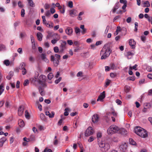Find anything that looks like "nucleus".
<instances>
[{
  "label": "nucleus",
  "instance_id": "nucleus-61",
  "mask_svg": "<svg viewBox=\"0 0 152 152\" xmlns=\"http://www.w3.org/2000/svg\"><path fill=\"white\" fill-rule=\"evenodd\" d=\"M61 80V77H59V78L58 79L56 80L55 81V83L56 84H58V83Z\"/></svg>",
  "mask_w": 152,
  "mask_h": 152
},
{
  "label": "nucleus",
  "instance_id": "nucleus-19",
  "mask_svg": "<svg viewBox=\"0 0 152 152\" xmlns=\"http://www.w3.org/2000/svg\"><path fill=\"white\" fill-rule=\"evenodd\" d=\"M118 133L123 135H126L127 134V131L124 129H119Z\"/></svg>",
  "mask_w": 152,
  "mask_h": 152
},
{
  "label": "nucleus",
  "instance_id": "nucleus-13",
  "mask_svg": "<svg viewBox=\"0 0 152 152\" xmlns=\"http://www.w3.org/2000/svg\"><path fill=\"white\" fill-rule=\"evenodd\" d=\"M53 36H57L56 38V39H53L51 41V42L53 44H55L58 40L60 39V38L59 36L57 34H54Z\"/></svg>",
  "mask_w": 152,
  "mask_h": 152
},
{
  "label": "nucleus",
  "instance_id": "nucleus-52",
  "mask_svg": "<svg viewBox=\"0 0 152 152\" xmlns=\"http://www.w3.org/2000/svg\"><path fill=\"white\" fill-rule=\"evenodd\" d=\"M147 70L149 72H152V70L151 67L150 66H148L146 68Z\"/></svg>",
  "mask_w": 152,
  "mask_h": 152
},
{
  "label": "nucleus",
  "instance_id": "nucleus-37",
  "mask_svg": "<svg viewBox=\"0 0 152 152\" xmlns=\"http://www.w3.org/2000/svg\"><path fill=\"white\" fill-rule=\"evenodd\" d=\"M45 15L46 17H49L51 15V13L49 10L46 11L45 13Z\"/></svg>",
  "mask_w": 152,
  "mask_h": 152
},
{
  "label": "nucleus",
  "instance_id": "nucleus-22",
  "mask_svg": "<svg viewBox=\"0 0 152 152\" xmlns=\"http://www.w3.org/2000/svg\"><path fill=\"white\" fill-rule=\"evenodd\" d=\"M39 91L40 94L41 96H43L45 94L44 91V89L42 87L39 86Z\"/></svg>",
  "mask_w": 152,
  "mask_h": 152
},
{
  "label": "nucleus",
  "instance_id": "nucleus-8",
  "mask_svg": "<svg viewBox=\"0 0 152 152\" xmlns=\"http://www.w3.org/2000/svg\"><path fill=\"white\" fill-rule=\"evenodd\" d=\"M94 133V130L91 127H89L86 130L85 132L86 136L88 137L92 135Z\"/></svg>",
  "mask_w": 152,
  "mask_h": 152
},
{
  "label": "nucleus",
  "instance_id": "nucleus-45",
  "mask_svg": "<svg viewBox=\"0 0 152 152\" xmlns=\"http://www.w3.org/2000/svg\"><path fill=\"white\" fill-rule=\"evenodd\" d=\"M117 75L116 73H111L110 74V76L112 78H113L114 77L117 76Z\"/></svg>",
  "mask_w": 152,
  "mask_h": 152
},
{
  "label": "nucleus",
  "instance_id": "nucleus-39",
  "mask_svg": "<svg viewBox=\"0 0 152 152\" xmlns=\"http://www.w3.org/2000/svg\"><path fill=\"white\" fill-rule=\"evenodd\" d=\"M125 92H128L130 89V87L127 85L125 86Z\"/></svg>",
  "mask_w": 152,
  "mask_h": 152
},
{
  "label": "nucleus",
  "instance_id": "nucleus-16",
  "mask_svg": "<svg viewBox=\"0 0 152 152\" xmlns=\"http://www.w3.org/2000/svg\"><path fill=\"white\" fill-rule=\"evenodd\" d=\"M66 33L69 35H71L73 32V30L72 28L67 27L65 30Z\"/></svg>",
  "mask_w": 152,
  "mask_h": 152
},
{
  "label": "nucleus",
  "instance_id": "nucleus-14",
  "mask_svg": "<svg viewBox=\"0 0 152 152\" xmlns=\"http://www.w3.org/2000/svg\"><path fill=\"white\" fill-rule=\"evenodd\" d=\"M24 107L23 105L20 106L18 108V114L19 116H21L23 113Z\"/></svg>",
  "mask_w": 152,
  "mask_h": 152
},
{
  "label": "nucleus",
  "instance_id": "nucleus-30",
  "mask_svg": "<svg viewBox=\"0 0 152 152\" xmlns=\"http://www.w3.org/2000/svg\"><path fill=\"white\" fill-rule=\"evenodd\" d=\"M28 140H29V142L31 141H34L35 140V136L33 135H31L29 138L28 139Z\"/></svg>",
  "mask_w": 152,
  "mask_h": 152
},
{
  "label": "nucleus",
  "instance_id": "nucleus-51",
  "mask_svg": "<svg viewBox=\"0 0 152 152\" xmlns=\"http://www.w3.org/2000/svg\"><path fill=\"white\" fill-rule=\"evenodd\" d=\"M111 82V80H107L105 82V85L106 87L108 86Z\"/></svg>",
  "mask_w": 152,
  "mask_h": 152
},
{
  "label": "nucleus",
  "instance_id": "nucleus-38",
  "mask_svg": "<svg viewBox=\"0 0 152 152\" xmlns=\"http://www.w3.org/2000/svg\"><path fill=\"white\" fill-rule=\"evenodd\" d=\"M68 6L70 8L73 7V4L72 1H69L68 2Z\"/></svg>",
  "mask_w": 152,
  "mask_h": 152
},
{
  "label": "nucleus",
  "instance_id": "nucleus-26",
  "mask_svg": "<svg viewBox=\"0 0 152 152\" xmlns=\"http://www.w3.org/2000/svg\"><path fill=\"white\" fill-rule=\"evenodd\" d=\"M18 124L21 127H23L25 126L24 122L22 119H20L18 121Z\"/></svg>",
  "mask_w": 152,
  "mask_h": 152
},
{
  "label": "nucleus",
  "instance_id": "nucleus-62",
  "mask_svg": "<svg viewBox=\"0 0 152 152\" xmlns=\"http://www.w3.org/2000/svg\"><path fill=\"white\" fill-rule=\"evenodd\" d=\"M50 13H51V14H53V13H54L56 11H55V9L53 8H51L50 9Z\"/></svg>",
  "mask_w": 152,
  "mask_h": 152
},
{
  "label": "nucleus",
  "instance_id": "nucleus-57",
  "mask_svg": "<svg viewBox=\"0 0 152 152\" xmlns=\"http://www.w3.org/2000/svg\"><path fill=\"white\" fill-rule=\"evenodd\" d=\"M4 63L6 66H8L10 64V61L8 60H5L4 61Z\"/></svg>",
  "mask_w": 152,
  "mask_h": 152
},
{
  "label": "nucleus",
  "instance_id": "nucleus-21",
  "mask_svg": "<svg viewBox=\"0 0 152 152\" xmlns=\"http://www.w3.org/2000/svg\"><path fill=\"white\" fill-rule=\"evenodd\" d=\"M41 58L42 59L45 61L46 63H48L49 62V61L48 59L46 57V55L45 54L42 53L41 55Z\"/></svg>",
  "mask_w": 152,
  "mask_h": 152
},
{
  "label": "nucleus",
  "instance_id": "nucleus-63",
  "mask_svg": "<svg viewBox=\"0 0 152 152\" xmlns=\"http://www.w3.org/2000/svg\"><path fill=\"white\" fill-rule=\"evenodd\" d=\"M53 35L52 34L50 33H48V34L47 35L46 37V38L47 39H49L50 37H52Z\"/></svg>",
  "mask_w": 152,
  "mask_h": 152
},
{
  "label": "nucleus",
  "instance_id": "nucleus-46",
  "mask_svg": "<svg viewBox=\"0 0 152 152\" xmlns=\"http://www.w3.org/2000/svg\"><path fill=\"white\" fill-rule=\"evenodd\" d=\"M25 10L23 9H22L21 10V16L22 17H24V16L25 12Z\"/></svg>",
  "mask_w": 152,
  "mask_h": 152
},
{
  "label": "nucleus",
  "instance_id": "nucleus-27",
  "mask_svg": "<svg viewBox=\"0 0 152 152\" xmlns=\"http://www.w3.org/2000/svg\"><path fill=\"white\" fill-rule=\"evenodd\" d=\"M4 90V85L3 83L0 85V96L2 94Z\"/></svg>",
  "mask_w": 152,
  "mask_h": 152
},
{
  "label": "nucleus",
  "instance_id": "nucleus-40",
  "mask_svg": "<svg viewBox=\"0 0 152 152\" xmlns=\"http://www.w3.org/2000/svg\"><path fill=\"white\" fill-rule=\"evenodd\" d=\"M147 106H148V104L147 103L145 104L144 108H143V109L142 110V111L143 112L145 113V112H146L147 110V109L148 108V107H147Z\"/></svg>",
  "mask_w": 152,
  "mask_h": 152
},
{
  "label": "nucleus",
  "instance_id": "nucleus-47",
  "mask_svg": "<svg viewBox=\"0 0 152 152\" xmlns=\"http://www.w3.org/2000/svg\"><path fill=\"white\" fill-rule=\"evenodd\" d=\"M135 77L134 76L131 77H128L127 78V80H129L134 81L135 80Z\"/></svg>",
  "mask_w": 152,
  "mask_h": 152
},
{
  "label": "nucleus",
  "instance_id": "nucleus-5",
  "mask_svg": "<svg viewBox=\"0 0 152 152\" xmlns=\"http://www.w3.org/2000/svg\"><path fill=\"white\" fill-rule=\"evenodd\" d=\"M46 77L45 75H41L39 76L37 81L39 84L44 86L45 85V82Z\"/></svg>",
  "mask_w": 152,
  "mask_h": 152
},
{
  "label": "nucleus",
  "instance_id": "nucleus-3",
  "mask_svg": "<svg viewBox=\"0 0 152 152\" xmlns=\"http://www.w3.org/2000/svg\"><path fill=\"white\" fill-rule=\"evenodd\" d=\"M110 53V51L109 48H107V49L105 48H103L101 52V53L103 54L101 57V59H106L109 56Z\"/></svg>",
  "mask_w": 152,
  "mask_h": 152
},
{
  "label": "nucleus",
  "instance_id": "nucleus-58",
  "mask_svg": "<svg viewBox=\"0 0 152 152\" xmlns=\"http://www.w3.org/2000/svg\"><path fill=\"white\" fill-rule=\"evenodd\" d=\"M141 39L142 41L144 42L146 40V37L144 36H142L141 37Z\"/></svg>",
  "mask_w": 152,
  "mask_h": 152
},
{
  "label": "nucleus",
  "instance_id": "nucleus-49",
  "mask_svg": "<svg viewBox=\"0 0 152 152\" xmlns=\"http://www.w3.org/2000/svg\"><path fill=\"white\" fill-rule=\"evenodd\" d=\"M95 138H94L93 137L91 136L89 138L88 141L89 142H91L94 141Z\"/></svg>",
  "mask_w": 152,
  "mask_h": 152
},
{
  "label": "nucleus",
  "instance_id": "nucleus-23",
  "mask_svg": "<svg viewBox=\"0 0 152 152\" xmlns=\"http://www.w3.org/2000/svg\"><path fill=\"white\" fill-rule=\"evenodd\" d=\"M7 139L5 137H3L0 139V146L2 147L4 143L7 140Z\"/></svg>",
  "mask_w": 152,
  "mask_h": 152
},
{
  "label": "nucleus",
  "instance_id": "nucleus-25",
  "mask_svg": "<svg viewBox=\"0 0 152 152\" xmlns=\"http://www.w3.org/2000/svg\"><path fill=\"white\" fill-rule=\"evenodd\" d=\"M37 36L38 39L39 41H41L42 40V34L40 32H38L37 33Z\"/></svg>",
  "mask_w": 152,
  "mask_h": 152
},
{
  "label": "nucleus",
  "instance_id": "nucleus-42",
  "mask_svg": "<svg viewBox=\"0 0 152 152\" xmlns=\"http://www.w3.org/2000/svg\"><path fill=\"white\" fill-rule=\"evenodd\" d=\"M44 7L45 9L46 10L50 8V5L46 3L45 4Z\"/></svg>",
  "mask_w": 152,
  "mask_h": 152
},
{
  "label": "nucleus",
  "instance_id": "nucleus-41",
  "mask_svg": "<svg viewBox=\"0 0 152 152\" xmlns=\"http://www.w3.org/2000/svg\"><path fill=\"white\" fill-rule=\"evenodd\" d=\"M54 115L55 113L53 111L51 112V114L50 113L48 116L49 118H52L54 117Z\"/></svg>",
  "mask_w": 152,
  "mask_h": 152
},
{
  "label": "nucleus",
  "instance_id": "nucleus-48",
  "mask_svg": "<svg viewBox=\"0 0 152 152\" xmlns=\"http://www.w3.org/2000/svg\"><path fill=\"white\" fill-rule=\"evenodd\" d=\"M137 65L136 64L134 66H133L132 67L130 66L129 67V69L131 70L132 69L135 70H137V69L136 68H137Z\"/></svg>",
  "mask_w": 152,
  "mask_h": 152
},
{
  "label": "nucleus",
  "instance_id": "nucleus-50",
  "mask_svg": "<svg viewBox=\"0 0 152 152\" xmlns=\"http://www.w3.org/2000/svg\"><path fill=\"white\" fill-rule=\"evenodd\" d=\"M135 29L134 31L137 32V28L138 26V23L137 22H135L134 23Z\"/></svg>",
  "mask_w": 152,
  "mask_h": 152
},
{
  "label": "nucleus",
  "instance_id": "nucleus-32",
  "mask_svg": "<svg viewBox=\"0 0 152 152\" xmlns=\"http://www.w3.org/2000/svg\"><path fill=\"white\" fill-rule=\"evenodd\" d=\"M53 50L54 52L55 53H60L59 52L60 49L59 50V49L58 47L57 46H56L54 48Z\"/></svg>",
  "mask_w": 152,
  "mask_h": 152
},
{
  "label": "nucleus",
  "instance_id": "nucleus-64",
  "mask_svg": "<svg viewBox=\"0 0 152 152\" xmlns=\"http://www.w3.org/2000/svg\"><path fill=\"white\" fill-rule=\"evenodd\" d=\"M43 152H52V151L50 149H48L45 148Z\"/></svg>",
  "mask_w": 152,
  "mask_h": 152
},
{
  "label": "nucleus",
  "instance_id": "nucleus-43",
  "mask_svg": "<svg viewBox=\"0 0 152 152\" xmlns=\"http://www.w3.org/2000/svg\"><path fill=\"white\" fill-rule=\"evenodd\" d=\"M54 56V57L56 58V59L60 60L61 58V56L60 55L57 54H56Z\"/></svg>",
  "mask_w": 152,
  "mask_h": 152
},
{
  "label": "nucleus",
  "instance_id": "nucleus-29",
  "mask_svg": "<svg viewBox=\"0 0 152 152\" xmlns=\"http://www.w3.org/2000/svg\"><path fill=\"white\" fill-rule=\"evenodd\" d=\"M30 6L34 7L35 6V4L32 0H27Z\"/></svg>",
  "mask_w": 152,
  "mask_h": 152
},
{
  "label": "nucleus",
  "instance_id": "nucleus-12",
  "mask_svg": "<svg viewBox=\"0 0 152 152\" xmlns=\"http://www.w3.org/2000/svg\"><path fill=\"white\" fill-rule=\"evenodd\" d=\"M129 44L131 48L134 49L135 48L136 42L133 39H130L129 40Z\"/></svg>",
  "mask_w": 152,
  "mask_h": 152
},
{
  "label": "nucleus",
  "instance_id": "nucleus-10",
  "mask_svg": "<svg viewBox=\"0 0 152 152\" xmlns=\"http://www.w3.org/2000/svg\"><path fill=\"white\" fill-rule=\"evenodd\" d=\"M99 119V117L97 114H95L93 115L92 118V121L94 123H96Z\"/></svg>",
  "mask_w": 152,
  "mask_h": 152
},
{
  "label": "nucleus",
  "instance_id": "nucleus-56",
  "mask_svg": "<svg viewBox=\"0 0 152 152\" xmlns=\"http://www.w3.org/2000/svg\"><path fill=\"white\" fill-rule=\"evenodd\" d=\"M29 60L31 62H33L34 61V59L32 56H31L29 57Z\"/></svg>",
  "mask_w": 152,
  "mask_h": 152
},
{
  "label": "nucleus",
  "instance_id": "nucleus-28",
  "mask_svg": "<svg viewBox=\"0 0 152 152\" xmlns=\"http://www.w3.org/2000/svg\"><path fill=\"white\" fill-rule=\"evenodd\" d=\"M13 73L11 71L10 72L9 74V75L6 77L9 80H10L11 77H12L13 75Z\"/></svg>",
  "mask_w": 152,
  "mask_h": 152
},
{
  "label": "nucleus",
  "instance_id": "nucleus-7",
  "mask_svg": "<svg viewBox=\"0 0 152 152\" xmlns=\"http://www.w3.org/2000/svg\"><path fill=\"white\" fill-rule=\"evenodd\" d=\"M66 42L64 41H62L59 46V52L60 53H63L64 50L66 48Z\"/></svg>",
  "mask_w": 152,
  "mask_h": 152
},
{
  "label": "nucleus",
  "instance_id": "nucleus-59",
  "mask_svg": "<svg viewBox=\"0 0 152 152\" xmlns=\"http://www.w3.org/2000/svg\"><path fill=\"white\" fill-rule=\"evenodd\" d=\"M42 21L43 23L44 24H46V20L45 17L44 16H42Z\"/></svg>",
  "mask_w": 152,
  "mask_h": 152
},
{
  "label": "nucleus",
  "instance_id": "nucleus-4",
  "mask_svg": "<svg viewBox=\"0 0 152 152\" xmlns=\"http://www.w3.org/2000/svg\"><path fill=\"white\" fill-rule=\"evenodd\" d=\"M98 144L99 147L101 148H103L105 151H107L110 148V145L109 143H105L103 141L98 142Z\"/></svg>",
  "mask_w": 152,
  "mask_h": 152
},
{
  "label": "nucleus",
  "instance_id": "nucleus-1",
  "mask_svg": "<svg viewBox=\"0 0 152 152\" xmlns=\"http://www.w3.org/2000/svg\"><path fill=\"white\" fill-rule=\"evenodd\" d=\"M135 132L138 135L143 138L148 137L147 131L140 127H137L134 129Z\"/></svg>",
  "mask_w": 152,
  "mask_h": 152
},
{
  "label": "nucleus",
  "instance_id": "nucleus-31",
  "mask_svg": "<svg viewBox=\"0 0 152 152\" xmlns=\"http://www.w3.org/2000/svg\"><path fill=\"white\" fill-rule=\"evenodd\" d=\"M25 117L27 119H29L30 118V115L27 110H26L25 112Z\"/></svg>",
  "mask_w": 152,
  "mask_h": 152
},
{
  "label": "nucleus",
  "instance_id": "nucleus-35",
  "mask_svg": "<svg viewBox=\"0 0 152 152\" xmlns=\"http://www.w3.org/2000/svg\"><path fill=\"white\" fill-rule=\"evenodd\" d=\"M129 143L131 144L135 145L136 144V142L132 139L130 138L129 139Z\"/></svg>",
  "mask_w": 152,
  "mask_h": 152
},
{
  "label": "nucleus",
  "instance_id": "nucleus-11",
  "mask_svg": "<svg viewBox=\"0 0 152 152\" xmlns=\"http://www.w3.org/2000/svg\"><path fill=\"white\" fill-rule=\"evenodd\" d=\"M127 144L125 142L122 143L120 145L119 148L120 150L123 152H125L127 148Z\"/></svg>",
  "mask_w": 152,
  "mask_h": 152
},
{
  "label": "nucleus",
  "instance_id": "nucleus-9",
  "mask_svg": "<svg viewBox=\"0 0 152 152\" xmlns=\"http://www.w3.org/2000/svg\"><path fill=\"white\" fill-rule=\"evenodd\" d=\"M50 60L53 62L54 65L55 66H58L59 63V60L56 59L53 55H51L50 56Z\"/></svg>",
  "mask_w": 152,
  "mask_h": 152
},
{
  "label": "nucleus",
  "instance_id": "nucleus-6",
  "mask_svg": "<svg viewBox=\"0 0 152 152\" xmlns=\"http://www.w3.org/2000/svg\"><path fill=\"white\" fill-rule=\"evenodd\" d=\"M111 112L108 113V115H112L113 116H111L112 121L113 122H115V119L118 117V113L116 112L113 108H111Z\"/></svg>",
  "mask_w": 152,
  "mask_h": 152
},
{
  "label": "nucleus",
  "instance_id": "nucleus-17",
  "mask_svg": "<svg viewBox=\"0 0 152 152\" xmlns=\"http://www.w3.org/2000/svg\"><path fill=\"white\" fill-rule=\"evenodd\" d=\"M105 91H103L102 93L98 97V99H97V101H102L104 98L105 97Z\"/></svg>",
  "mask_w": 152,
  "mask_h": 152
},
{
  "label": "nucleus",
  "instance_id": "nucleus-2",
  "mask_svg": "<svg viewBox=\"0 0 152 152\" xmlns=\"http://www.w3.org/2000/svg\"><path fill=\"white\" fill-rule=\"evenodd\" d=\"M119 128L115 125H112L107 129V131L109 134H113L118 132Z\"/></svg>",
  "mask_w": 152,
  "mask_h": 152
},
{
  "label": "nucleus",
  "instance_id": "nucleus-44",
  "mask_svg": "<svg viewBox=\"0 0 152 152\" xmlns=\"http://www.w3.org/2000/svg\"><path fill=\"white\" fill-rule=\"evenodd\" d=\"M40 118L42 120H45V116L44 114L41 113L40 114Z\"/></svg>",
  "mask_w": 152,
  "mask_h": 152
},
{
  "label": "nucleus",
  "instance_id": "nucleus-15",
  "mask_svg": "<svg viewBox=\"0 0 152 152\" xmlns=\"http://www.w3.org/2000/svg\"><path fill=\"white\" fill-rule=\"evenodd\" d=\"M69 14L71 17H74L77 15V12L75 10H71L69 11Z\"/></svg>",
  "mask_w": 152,
  "mask_h": 152
},
{
  "label": "nucleus",
  "instance_id": "nucleus-20",
  "mask_svg": "<svg viewBox=\"0 0 152 152\" xmlns=\"http://www.w3.org/2000/svg\"><path fill=\"white\" fill-rule=\"evenodd\" d=\"M142 5L143 7H149L150 6L149 2L148 1H142Z\"/></svg>",
  "mask_w": 152,
  "mask_h": 152
},
{
  "label": "nucleus",
  "instance_id": "nucleus-53",
  "mask_svg": "<svg viewBox=\"0 0 152 152\" xmlns=\"http://www.w3.org/2000/svg\"><path fill=\"white\" fill-rule=\"evenodd\" d=\"M29 83V81L28 80H25L24 83L23 85L24 86H27Z\"/></svg>",
  "mask_w": 152,
  "mask_h": 152
},
{
  "label": "nucleus",
  "instance_id": "nucleus-33",
  "mask_svg": "<svg viewBox=\"0 0 152 152\" xmlns=\"http://www.w3.org/2000/svg\"><path fill=\"white\" fill-rule=\"evenodd\" d=\"M25 64L24 63H22L20 65L19 68L20 69H23L25 68Z\"/></svg>",
  "mask_w": 152,
  "mask_h": 152
},
{
  "label": "nucleus",
  "instance_id": "nucleus-24",
  "mask_svg": "<svg viewBox=\"0 0 152 152\" xmlns=\"http://www.w3.org/2000/svg\"><path fill=\"white\" fill-rule=\"evenodd\" d=\"M134 53L131 51H128L127 53L126 56L128 59L131 58L134 55Z\"/></svg>",
  "mask_w": 152,
  "mask_h": 152
},
{
  "label": "nucleus",
  "instance_id": "nucleus-55",
  "mask_svg": "<svg viewBox=\"0 0 152 152\" xmlns=\"http://www.w3.org/2000/svg\"><path fill=\"white\" fill-rule=\"evenodd\" d=\"M38 128L40 130H44L45 129L44 127L41 125H39L38 126Z\"/></svg>",
  "mask_w": 152,
  "mask_h": 152
},
{
  "label": "nucleus",
  "instance_id": "nucleus-54",
  "mask_svg": "<svg viewBox=\"0 0 152 152\" xmlns=\"http://www.w3.org/2000/svg\"><path fill=\"white\" fill-rule=\"evenodd\" d=\"M69 110L68 109V108H66L65 109V112H64V115L66 116H67L69 114L68 112L67 111L68 110Z\"/></svg>",
  "mask_w": 152,
  "mask_h": 152
},
{
  "label": "nucleus",
  "instance_id": "nucleus-60",
  "mask_svg": "<svg viewBox=\"0 0 152 152\" xmlns=\"http://www.w3.org/2000/svg\"><path fill=\"white\" fill-rule=\"evenodd\" d=\"M75 32L76 34L79 33L80 32V28L77 27H76L75 28Z\"/></svg>",
  "mask_w": 152,
  "mask_h": 152
},
{
  "label": "nucleus",
  "instance_id": "nucleus-18",
  "mask_svg": "<svg viewBox=\"0 0 152 152\" xmlns=\"http://www.w3.org/2000/svg\"><path fill=\"white\" fill-rule=\"evenodd\" d=\"M120 7V4L119 2H117L116 3L115 6L114 7L112 10V12L113 13H114L116 12V10H117Z\"/></svg>",
  "mask_w": 152,
  "mask_h": 152
},
{
  "label": "nucleus",
  "instance_id": "nucleus-36",
  "mask_svg": "<svg viewBox=\"0 0 152 152\" xmlns=\"http://www.w3.org/2000/svg\"><path fill=\"white\" fill-rule=\"evenodd\" d=\"M53 75L52 73H50L48 75V77L49 80H51L53 77Z\"/></svg>",
  "mask_w": 152,
  "mask_h": 152
},
{
  "label": "nucleus",
  "instance_id": "nucleus-34",
  "mask_svg": "<svg viewBox=\"0 0 152 152\" xmlns=\"http://www.w3.org/2000/svg\"><path fill=\"white\" fill-rule=\"evenodd\" d=\"M121 30V28L120 27H117V29L116 30L115 32L114 33V34L115 35L118 34V32L120 31Z\"/></svg>",
  "mask_w": 152,
  "mask_h": 152
}]
</instances>
